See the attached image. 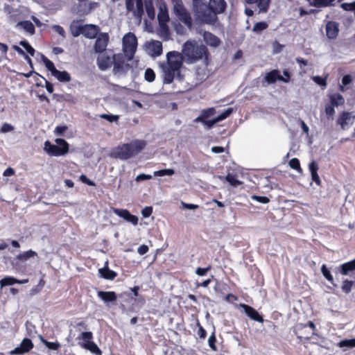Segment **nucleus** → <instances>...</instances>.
<instances>
[{
	"mask_svg": "<svg viewBox=\"0 0 355 355\" xmlns=\"http://www.w3.org/2000/svg\"><path fill=\"white\" fill-rule=\"evenodd\" d=\"M33 343L29 338L22 340L19 346L11 350L9 354L10 355H23L30 352L33 348Z\"/></svg>",
	"mask_w": 355,
	"mask_h": 355,
	"instance_id": "16",
	"label": "nucleus"
},
{
	"mask_svg": "<svg viewBox=\"0 0 355 355\" xmlns=\"http://www.w3.org/2000/svg\"><path fill=\"white\" fill-rule=\"evenodd\" d=\"M174 29L178 35H184L185 33L184 28L179 22L174 23Z\"/></svg>",
	"mask_w": 355,
	"mask_h": 355,
	"instance_id": "55",
	"label": "nucleus"
},
{
	"mask_svg": "<svg viewBox=\"0 0 355 355\" xmlns=\"http://www.w3.org/2000/svg\"><path fill=\"white\" fill-rule=\"evenodd\" d=\"M80 180L85 184L89 185V186H95V183L87 178L85 175H81L80 176Z\"/></svg>",
	"mask_w": 355,
	"mask_h": 355,
	"instance_id": "59",
	"label": "nucleus"
},
{
	"mask_svg": "<svg viewBox=\"0 0 355 355\" xmlns=\"http://www.w3.org/2000/svg\"><path fill=\"white\" fill-rule=\"evenodd\" d=\"M166 63L162 64L161 67L163 73V83L170 84L175 78L182 82L183 76L180 73V69L184 62L182 53L173 51L166 54Z\"/></svg>",
	"mask_w": 355,
	"mask_h": 355,
	"instance_id": "1",
	"label": "nucleus"
},
{
	"mask_svg": "<svg viewBox=\"0 0 355 355\" xmlns=\"http://www.w3.org/2000/svg\"><path fill=\"white\" fill-rule=\"evenodd\" d=\"M97 6L98 3L96 2H85L80 5V7L83 8L80 9L78 11L82 12L83 14H88Z\"/></svg>",
	"mask_w": 355,
	"mask_h": 355,
	"instance_id": "33",
	"label": "nucleus"
},
{
	"mask_svg": "<svg viewBox=\"0 0 355 355\" xmlns=\"http://www.w3.org/2000/svg\"><path fill=\"white\" fill-rule=\"evenodd\" d=\"M352 81V76L349 74L343 76V77L342 78V83L344 86L348 85Z\"/></svg>",
	"mask_w": 355,
	"mask_h": 355,
	"instance_id": "62",
	"label": "nucleus"
},
{
	"mask_svg": "<svg viewBox=\"0 0 355 355\" xmlns=\"http://www.w3.org/2000/svg\"><path fill=\"white\" fill-rule=\"evenodd\" d=\"M53 30L56 32L58 34H59L62 39L66 38V32L63 27H62L60 25H53L52 26Z\"/></svg>",
	"mask_w": 355,
	"mask_h": 355,
	"instance_id": "50",
	"label": "nucleus"
},
{
	"mask_svg": "<svg viewBox=\"0 0 355 355\" xmlns=\"http://www.w3.org/2000/svg\"><path fill=\"white\" fill-rule=\"evenodd\" d=\"M175 171L172 168H166V169H162L159 171H156L154 172V176L155 177H159V176H164V175H168L171 176L174 175Z\"/></svg>",
	"mask_w": 355,
	"mask_h": 355,
	"instance_id": "44",
	"label": "nucleus"
},
{
	"mask_svg": "<svg viewBox=\"0 0 355 355\" xmlns=\"http://www.w3.org/2000/svg\"><path fill=\"white\" fill-rule=\"evenodd\" d=\"M314 81L320 86H325L327 85V81L325 78H323L320 76H315L313 78Z\"/></svg>",
	"mask_w": 355,
	"mask_h": 355,
	"instance_id": "63",
	"label": "nucleus"
},
{
	"mask_svg": "<svg viewBox=\"0 0 355 355\" xmlns=\"http://www.w3.org/2000/svg\"><path fill=\"white\" fill-rule=\"evenodd\" d=\"M13 129H14V127L11 124L5 123L3 124V125L1 127V132L6 133V132H8L13 130Z\"/></svg>",
	"mask_w": 355,
	"mask_h": 355,
	"instance_id": "57",
	"label": "nucleus"
},
{
	"mask_svg": "<svg viewBox=\"0 0 355 355\" xmlns=\"http://www.w3.org/2000/svg\"><path fill=\"white\" fill-rule=\"evenodd\" d=\"M355 270V259L350 261L343 263L340 266V272L343 275H347L349 272Z\"/></svg>",
	"mask_w": 355,
	"mask_h": 355,
	"instance_id": "31",
	"label": "nucleus"
},
{
	"mask_svg": "<svg viewBox=\"0 0 355 355\" xmlns=\"http://www.w3.org/2000/svg\"><path fill=\"white\" fill-rule=\"evenodd\" d=\"M284 76H282L280 71L278 69H272L266 73L263 80L268 84L271 85L275 83L277 80L288 83L291 81V74L288 69L283 71Z\"/></svg>",
	"mask_w": 355,
	"mask_h": 355,
	"instance_id": "10",
	"label": "nucleus"
},
{
	"mask_svg": "<svg viewBox=\"0 0 355 355\" xmlns=\"http://www.w3.org/2000/svg\"><path fill=\"white\" fill-rule=\"evenodd\" d=\"M37 255V254L36 252H35L32 250H29L28 251L24 252L18 254L16 257V259L19 261H26L28 259H29L30 258L36 257Z\"/></svg>",
	"mask_w": 355,
	"mask_h": 355,
	"instance_id": "35",
	"label": "nucleus"
},
{
	"mask_svg": "<svg viewBox=\"0 0 355 355\" xmlns=\"http://www.w3.org/2000/svg\"><path fill=\"white\" fill-rule=\"evenodd\" d=\"M17 26L21 27L26 33L30 35L35 34V30L33 24L28 20L19 21Z\"/></svg>",
	"mask_w": 355,
	"mask_h": 355,
	"instance_id": "29",
	"label": "nucleus"
},
{
	"mask_svg": "<svg viewBox=\"0 0 355 355\" xmlns=\"http://www.w3.org/2000/svg\"><path fill=\"white\" fill-rule=\"evenodd\" d=\"M147 54L153 58H157L162 53V44L157 40L151 41L146 44Z\"/></svg>",
	"mask_w": 355,
	"mask_h": 355,
	"instance_id": "15",
	"label": "nucleus"
},
{
	"mask_svg": "<svg viewBox=\"0 0 355 355\" xmlns=\"http://www.w3.org/2000/svg\"><path fill=\"white\" fill-rule=\"evenodd\" d=\"M122 43L124 54L128 57V60H131L137 46V40L135 35L130 32L125 34L122 39Z\"/></svg>",
	"mask_w": 355,
	"mask_h": 355,
	"instance_id": "9",
	"label": "nucleus"
},
{
	"mask_svg": "<svg viewBox=\"0 0 355 355\" xmlns=\"http://www.w3.org/2000/svg\"><path fill=\"white\" fill-rule=\"evenodd\" d=\"M289 166L291 168L296 170L298 172H302L300 161L297 158H293L289 161Z\"/></svg>",
	"mask_w": 355,
	"mask_h": 355,
	"instance_id": "47",
	"label": "nucleus"
},
{
	"mask_svg": "<svg viewBox=\"0 0 355 355\" xmlns=\"http://www.w3.org/2000/svg\"><path fill=\"white\" fill-rule=\"evenodd\" d=\"M100 276L105 279L112 280L116 277V273L107 267V262L103 268L98 269Z\"/></svg>",
	"mask_w": 355,
	"mask_h": 355,
	"instance_id": "26",
	"label": "nucleus"
},
{
	"mask_svg": "<svg viewBox=\"0 0 355 355\" xmlns=\"http://www.w3.org/2000/svg\"><path fill=\"white\" fill-rule=\"evenodd\" d=\"M16 282H17V279L13 277L8 276L0 280V286L1 288H3L7 286L13 285L16 284Z\"/></svg>",
	"mask_w": 355,
	"mask_h": 355,
	"instance_id": "39",
	"label": "nucleus"
},
{
	"mask_svg": "<svg viewBox=\"0 0 355 355\" xmlns=\"http://www.w3.org/2000/svg\"><path fill=\"white\" fill-rule=\"evenodd\" d=\"M83 22L81 20H73L69 26V30L73 37H77L80 35H83Z\"/></svg>",
	"mask_w": 355,
	"mask_h": 355,
	"instance_id": "25",
	"label": "nucleus"
},
{
	"mask_svg": "<svg viewBox=\"0 0 355 355\" xmlns=\"http://www.w3.org/2000/svg\"><path fill=\"white\" fill-rule=\"evenodd\" d=\"M208 7L220 13L222 12V0H209Z\"/></svg>",
	"mask_w": 355,
	"mask_h": 355,
	"instance_id": "41",
	"label": "nucleus"
},
{
	"mask_svg": "<svg viewBox=\"0 0 355 355\" xmlns=\"http://www.w3.org/2000/svg\"><path fill=\"white\" fill-rule=\"evenodd\" d=\"M326 35L329 40H335L339 33V24L335 21H329L325 26Z\"/></svg>",
	"mask_w": 355,
	"mask_h": 355,
	"instance_id": "21",
	"label": "nucleus"
},
{
	"mask_svg": "<svg viewBox=\"0 0 355 355\" xmlns=\"http://www.w3.org/2000/svg\"><path fill=\"white\" fill-rule=\"evenodd\" d=\"M270 0H257V4L259 8V12H266L270 6Z\"/></svg>",
	"mask_w": 355,
	"mask_h": 355,
	"instance_id": "40",
	"label": "nucleus"
},
{
	"mask_svg": "<svg viewBox=\"0 0 355 355\" xmlns=\"http://www.w3.org/2000/svg\"><path fill=\"white\" fill-rule=\"evenodd\" d=\"M182 53L184 58V62L187 64H193L201 60L205 66H207L208 51L202 44L196 41H187L183 46Z\"/></svg>",
	"mask_w": 355,
	"mask_h": 355,
	"instance_id": "2",
	"label": "nucleus"
},
{
	"mask_svg": "<svg viewBox=\"0 0 355 355\" xmlns=\"http://www.w3.org/2000/svg\"><path fill=\"white\" fill-rule=\"evenodd\" d=\"M341 8L347 11L354 10L355 9V1L352 3H343L341 4Z\"/></svg>",
	"mask_w": 355,
	"mask_h": 355,
	"instance_id": "54",
	"label": "nucleus"
},
{
	"mask_svg": "<svg viewBox=\"0 0 355 355\" xmlns=\"http://www.w3.org/2000/svg\"><path fill=\"white\" fill-rule=\"evenodd\" d=\"M53 76L55 77L60 82L67 83L71 80V76L66 71H60L57 70Z\"/></svg>",
	"mask_w": 355,
	"mask_h": 355,
	"instance_id": "32",
	"label": "nucleus"
},
{
	"mask_svg": "<svg viewBox=\"0 0 355 355\" xmlns=\"http://www.w3.org/2000/svg\"><path fill=\"white\" fill-rule=\"evenodd\" d=\"M42 341L49 349L58 350L60 347V344L58 342H49L44 339H42Z\"/></svg>",
	"mask_w": 355,
	"mask_h": 355,
	"instance_id": "48",
	"label": "nucleus"
},
{
	"mask_svg": "<svg viewBox=\"0 0 355 355\" xmlns=\"http://www.w3.org/2000/svg\"><path fill=\"white\" fill-rule=\"evenodd\" d=\"M325 113L328 118L332 117L335 114L334 106L331 104H327L325 105Z\"/></svg>",
	"mask_w": 355,
	"mask_h": 355,
	"instance_id": "53",
	"label": "nucleus"
},
{
	"mask_svg": "<svg viewBox=\"0 0 355 355\" xmlns=\"http://www.w3.org/2000/svg\"><path fill=\"white\" fill-rule=\"evenodd\" d=\"M268 27V24L266 21H259L257 22L252 28V32L255 33H260L263 31L267 29Z\"/></svg>",
	"mask_w": 355,
	"mask_h": 355,
	"instance_id": "38",
	"label": "nucleus"
},
{
	"mask_svg": "<svg viewBox=\"0 0 355 355\" xmlns=\"http://www.w3.org/2000/svg\"><path fill=\"white\" fill-rule=\"evenodd\" d=\"M240 307H241L245 314L252 320L259 322H263V318L262 315H261L258 311L254 309L253 307L250 306V305L245 304H240Z\"/></svg>",
	"mask_w": 355,
	"mask_h": 355,
	"instance_id": "22",
	"label": "nucleus"
},
{
	"mask_svg": "<svg viewBox=\"0 0 355 355\" xmlns=\"http://www.w3.org/2000/svg\"><path fill=\"white\" fill-rule=\"evenodd\" d=\"M173 11L178 19L189 29L193 26V20L191 14L187 11L182 0H171Z\"/></svg>",
	"mask_w": 355,
	"mask_h": 355,
	"instance_id": "6",
	"label": "nucleus"
},
{
	"mask_svg": "<svg viewBox=\"0 0 355 355\" xmlns=\"http://www.w3.org/2000/svg\"><path fill=\"white\" fill-rule=\"evenodd\" d=\"M146 145L145 141L135 139L130 143L123 144L112 148L110 153V157L127 160L140 153Z\"/></svg>",
	"mask_w": 355,
	"mask_h": 355,
	"instance_id": "3",
	"label": "nucleus"
},
{
	"mask_svg": "<svg viewBox=\"0 0 355 355\" xmlns=\"http://www.w3.org/2000/svg\"><path fill=\"white\" fill-rule=\"evenodd\" d=\"M293 332L296 335L297 338L301 341L302 340H307L313 336H318V334L315 332H311V330L307 329V324L302 323L297 324L293 328Z\"/></svg>",
	"mask_w": 355,
	"mask_h": 355,
	"instance_id": "13",
	"label": "nucleus"
},
{
	"mask_svg": "<svg viewBox=\"0 0 355 355\" xmlns=\"http://www.w3.org/2000/svg\"><path fill=\"white\" fill-rule=\"evenodd\" d=\"M354 281H351V280H348V279H345L343 281V285H342V291L345 293H349L352 291V288L353 286V285L354 284Z\"/></svg>",
	"mask_w": 355,
	"mask_h": 355,
	"instance_id": "43",
	"label": "nucleus"
},
{
	"mask_svg": "<svg viewBox=\"0 0 355 355\" xmlns=\"http://www.w3.org/2000/svg\"><path fill=\"white\" fill-rule=\"evenodd\" d=\"M80 340L79 345L87 350H89L94 355H101V350L98 348L97 345L92 341L93 334L91 331L82 332L77 338Z\"/></svg>",
	"mask_w": 355,
	"mask_h": 355,
	"instance_id": "8",
	"label": "nucleus"
},
{
	"mask_svg": "<svg viewBox=\"0 0 355 355\" xmlns=\"http://www.w3.org/2000/svg\"><path fill=\"white\" fill-rule=\"evenodd\" d=\"M42 60L45 65L46 68L51 71V75L53 76L55 72L58 70L53 64L52 61H51L49 59H48L45 55H42L41 56Z\"/></svg>",
	"mask_w": 355,
	"mask_h": 355,
	"instance_id": "37",
	"label": "nucleus"
},
{
	"mask_svg": "<svg viewBox=\"0 0 355 355\" xmlns=\"http://www.w3.org/2000/svg\"><path fill=\"white\" fill-rule=\"evenodd\" d=\"M338 345L340 347H355V338L343 340L338 343Z\"/></svg>",
	"mask_w": 355,
	"mask_h": 355,
	"instance_id": "46",
	"label": "nucleus"
},
{
	"mask_svg": "<svg viewBox=\"0 0 355 355\" xmlns=\"http://www.w3.org/2000/svg\"><path fill=\"white\" fill-rule=\"evenodd\" d=\"M203 37L206 44L209 46H217L220 44L219 38L209 32H205Z\"/></svg>",
	"mask_w": 355,
	"mask_h": 355,
	"instance_id": "28",
	"label": "nucleus"
},
{
	"mask_svg": "<svg viewBox=\"0 0 355 355\" xmlns=\"http://www.w3.org/2000/svg\"><path fill=\"white\" fill-rule=\"evenodd\" d=\"M238 175L236 173L232 171V172H230L228 171L226 177H225V180L232 187H237L239 185H241L243 184V182L241 181H240L239 179H238Z\"/></svg>",
	"mask_w": 355,
	"mask_h": 355,
	"instance_id": "30",
	"label": "nucleus"
},
{
	"mask_svg": "<svg viewBox=\"0 0 355 355\" xmlns=\"http://www.w3.org/2000/svg\"><path fill=\"white\" fill-rule=\"evenodd\" d=\"M97 58V64L101 70H106L113 63V55H108L107 53H101Z\"/></svg>",
	"mask_w": 355,
	"mask_h": 355,
	"instance_id": "19",
	"label": "nucleus"
},
{
	"mask_svg": "<svg viewBox=\"0 0 355 355\" xmlns=\"http://www.w3.org/2000/svg\"><path fill=\"white\" fill-rule=\"evenodd\" d=\"M148 251V247L146 245H141L137 249V252L140 255H144Z\"/></svg>",
	"mask_w": 355,
	"mask_h": 355,
	"instance_id": "64",
	"label": "nucleus"
},
{
	"mask_svg": "<svg viewBox=\"0 0 355 355\" xmlns=\"http://www.w3.org/2000/svg\"><path fill=\"white\" fill-rule=\"evenodd\" d=\"M19 44L21 46H23L31 56L34 55L35 49L30 45V44L27 41L22 40L19 42Z\"/></svg>",
	"mask_w": 355,
	"mask_h": 355,
	"instance_id": "49",
	"label": "nucleus"
},
{
	"mask_svg": "<svg viewBox=\"0 0 355 355\" xmlns=\"http://www.w3.org/2000/svg\"><path fill=\"white\" fill-rule=\"evenodd\" d=\"M144 78L149 83L153 82L155 78V73L154 71L150 68L146 69L144 73Z\"/></svg>",
	"mask_w": 355,
	"mask_h": 355,
	"instance_id": "45",
	"label": "nucleus"
},
{
	"mask_svg": "<svg viewBox=\"0 0 355 355\" xmlns=\"http://www.w3.org/2000/svg\"><path fill=\"white\" fill-rule=\"evenodd\" d=\"M97 296L107 306H110L111 304H115L117 300V295L114 291H98Z\"/></svg>",
	"mask_w": 355,
	"mask_h": 355,
	"instance_id": "17",
	"label": "nucleus"
},
{
	"mask_svg": "<svg viewBox=\"0 0 355 355\" xmlns=\"http://www.w3.org/2000/svg\"><path fill=\"white\" fill-rule=\"evenodd\" d=\"M355 116H352V113L343 111L339 116L337 123L340 125L343 130H345L349 123L352 124Z\"/></svg>",
	"mask_w": 355,
	"mask_h": 355,
	"instance_id": "23",
	"label": "nucleus"
},
{
	"mask_svg": "<svg viewBox=\"0 0 355 355\" xmlns=\"http://www.w3.org/2000/svg\"><path fill=\"white\" fill-rule=\"evenodd\" d=\"M198 330L197 332L198 336H199L200 338H202V339L205 338L206 335H207L206 331L199 323H198Z\"/></svg>",
	"mask_w": 355,
	"mask_h": 355,
	"instance_id": "60",
	"label": "nucleus"
},
{
	"mask_svg": "<svg viewBox=\"0 0 355 355\" xmlns=\"http://www.w3.org/2000/svg\"><path fill=\"white\" fill-rule=\"evenodd\" d=\"M220 121H222V113L216 115V109L209 107L202 110L200 114L193 120V122L201 123L206 129L209 130Z\"/></svg>",
	"mask_w": 355,
	"mask_h": 355,
	"instance_id": "5",
	"label": "nucleus"
},
{
	"mask_svg": "<svg viewBox=\"0 0 355 355\" xmlns=\"http://www.w3.org/2000/svg\"><path fill=\"white\" fill-rule=\"evenodd\" d=\"M215 342H216V338H215V336L214 334H212V335H211L208 339V343H209V346L213 349V350H216V347L215 345Z\"/></svg>",
	"mask_w": 355,
	"mask_h": 355,
	"instance_id": "61",
	"label": "nucleus"
},
{
	"mask_svg": "<svg viewBox=\"0 0 355 355\" xmlns=\"http://www.w3.org/2000/svg\"><path fill=\"white\" fill-rule=\"evenodd\" d=\"M100 28L98 26L94 24H85L83 26V35L89 39H94L98 35Z\"/></svg>",
	"mask_w": 355,
	"mask_h": 355,
	"instance_id": "24",
	"label": "nucleus"
},
{
	"mask_svg": "<svg viewBox=\"0 0 355 355\" xmlns=\"http://www.w3.org/2000/svg\"><path fill=\"white\" fill-rule=\"evenodd\" d=\"M251 198L263 204H267L270 202V199L266 196H259L257 195H253L251 196Z\"/></svg>",
	"mask_w": 355,
	"mask_h": 355,
	"instance_id": "51",
	"label": "nucleus"
},
{
	"mask_svg": "<svg viewBox=\"0 0 355 355\" xmlns=\"http://www.w3.org/2000/svg\"><path fill=\"white\" fill-rule=\"evenodd\" d=\"M344 103V98L341 94L338 93L332 94L330 96V104H331L334 107H338V105H343Z\"/></svg>",
	"mask_w": 355,
	"mask_h": 355,
	"instance_id": "34",
	"label": "nucleus"
},
{
	"mask_svg": "<svg viewBox=\"0 0 355 355\" xmlns=\"http://www.w3.org/2000/svg\"><path fill=\"white\" fill-rule=\"evenodd\" d=\"M56 145L51 144L49 141L44 142V150L51 156H62L69 151V144L63 139H56Z\"/></svg>",
	"mask_w": 355,
	"mask_h": 355,
	"instance_id": "7",
	"label": "nucleus"
},
{
	"mask_svg": "<svg viewBox=\"0 0 355 355\" xmlns=\"http://www.w3.org/2000/svg\"><path fill=\"white\" fill-rule=\"evenodd\" d=\"M156 6L158 7L159 12L157 19L159 24L163 28L166 26V24L169 20L168 10L164 0H155Z\"/></svg>",
	"mask_w": 355,
	"mask_h": 355,
	"instance_id": "14",
	"label": "nucleus"
},
{
	"mask_svg": "<svg viewBox=\"0 0 355 355\" xmlns=\"http://www.w3.org/2000/svg\"><path fill=\"white\" fill-rule=\"evenodd\" d=\"M153 213L152 207H146L141 210V214L144 218H148Z\"/></svg>",
	"mask_w": 355,
	"mask_h": 355,
	"instance_id": "56",
	"label": "nucleus"
},
{
	"mask_svg": "<svg viewBox=\"0 0 355 355\" xmlns=\"http://www.w3.org/2000/svg\"><path fill=\"white\" fill-rule=\"evenodd\" d=\"M101 119H106L107 121L110 122H114L117 121L119 119L118 115H113V114H103L100 116Z\"/></svg>",
	"mask_w": 355,
	"mask_h": 355,
	"instance_id": "52",
	"label": "nucleus"
},
{
	"mask_svg": "<svg viewBox=\"0 0 355 355\" xmlns=\"http://www.w3.org/2000/svg\"><path fill=\"white\" fill-rule=\"evenodd\" d=\"M334 1L335 0H313L310 4L317 8L327 7L334 5Z\"/></svg>",
	"mask_w": 355,
	"mask_h": 355,
	"instance_id": "36",
	"label": "nucleus"
},
{
	"mask_svg": "<svg viewBox=\"0 0 355 355\" xmlns=\"http://www.w3.org/2000/svg\"><path fill=\"white\" fill-rule=\"evenodd\" d=\"M193 4V11L198 19L206 24H214L217 19L218 11L209 8L201 0H196Z\"/></svg>",
	"mask_w": 355,
	"mask_h": 355,
	"instance_id": "4",
	"label": "nucleus"
},
{
	"mask_svg": "<svg viewBox=\"0 0 355 355\" xmlns=\"http://www.w3.org/2000/svg\"><path fill=\"white\" fill-rule=\"evenodd\" d=\"M125 7L128 11L133 12L134 16L141 21L144 14L142 0H126Z\"/></svg>",
	"mask_w": 355,
	"mask_h": 355,
	"instance_id": "12",
	"label": "nucleus"
},
{
	"mask_svg": "<svg viewBox=\"0 0 355 355\" xmlns=\"http://www.w3.org/2000/svg\"><path fill=\"white\" fill-rule=\"evenodd\" d=\"M321 272L323 276L327 279L331 284H334V278L331 274L329 270L327 268L325 264H323L321 267Z\"/></svg>",
	"mask_w": 355,
	"mask_h": 355,
	"instance_id": "42",
	"label": "nucleus"
},
{
	"mask_svg": "<svg viewBox=\"0 0 355 355\" xmlns=\"http://www.w3.org/2000/svg\"><path fill=\"white\" fill-rule=\"evenodd\" d=\"M113 212L133 225H137L138 223V218L136 216L131 214L127 209L114 208L113 209Z\"/></svg>",
	"mask_w": 355,
	"mask_h": 355,
	"instance_id": "20",
	"label": "nucleus"
},
{
	"mask_svg": "<svg viewBox=\"0 0 355 355\" xmlns=\"http://www.w3.org/2000/svg\"><path fill=\"white\" fill-rule=\"evenodd\" d=\"M113 72L114 74L122 75L131 68L130 65L125 62L124 55L121 53L113 55Z\"/></svg>",
	"mask_w": 355,
	"mask_h": 355,
	"instance_id": "11",
	"label": "nucleus"
},
{
	"mask_svg": "<svg viewBox=\"0 0 355 355\" xmlns=\"http://www.w3.org/2000/svg\"><path fill=\"white\" fill-rule=\"evenodd\" d=\"M109 42V35L107 33H101L98 35L94 45V51L96 53L105 51Z\"/></svg>",
	"mask_w": 355,
	"mask_h": 355,
	"instance_id": "18",
	"label": "nucleus"
},
{
	"mask_svg": "<svg viewBox=\"0 0 355 355\" xmlns=\"http://www.w3.org/2000/svg\"><path fill=\"white\" fill-rule=\"evenodd\" d=\"M151 178H152V176L150 175H146L144 173H141V174L138 175L136 177L135 180L137 182H141V181H144V180H150Z\"/></svg>",
	"mask_w": 355,
	"mask_h": 355,
	"instance_id": "58",
	"label": "nucleus"
},
{
	"mask_svg": "<svg viewBox=\"0 0 355 355\" xmlns=\"http://www.w3.org/2000/svg\"><path fill=\"white\" fill-rule=\"evenodd\" d=\"M309 170L311 174V178L313 182L318 186L321 185V180L318 173V164L315 161H312L309 164Z\"/></svg>",
	"mask_w": 355,
	"mask_h": 355,
	"instance_id": "27",
	"label": "nucleus"
}]
</instances>
